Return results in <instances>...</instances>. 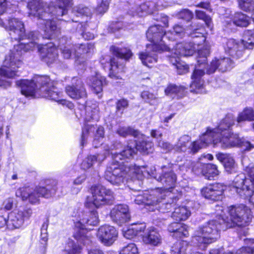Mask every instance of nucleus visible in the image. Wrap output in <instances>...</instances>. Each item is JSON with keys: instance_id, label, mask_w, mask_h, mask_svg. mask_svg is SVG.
<instances>
[{"instance_id": "dca6fc26", "label": "nucleus", "mask_w": 254, "mask_h": 254, "mask_svg": "<svg viewBox=\"0 0 254 254\" xmlns=\"http://www.w3.org/2000/svg\"><path fill=\"white\" fill-rule=\"evenodd\" d=\"M93 135V145L97 148L102 145L105 137L104 128L102 126L86 124L82 128L80 146L83 147L88 142L89 136Z\"/></svg>"}, {"instance_id": "de8ad7c7", "label": "nucleus", "mask_w": 254, "mask_h": 254, "mask_svg": "<svg viewBox=\"0 0 254 254\" xmlns=\"http://www.w3.org/2000/svg\"><path fill=\"white\" fill-rule=\"evenodd\" d=\"M111 0H102L101 3L97 7L96 11L99 14H104L108 10Z\"/></svg>"}, {"instance_id": "f3484780", "label": "nucleus", "mask_w": 254, "mask_h": 254, "mask_svg": "<svg viewBox=\"0 0 254 254\" xmlns=\"http://www.w3.org/2000/svg\"><path fill=\"white\" fill-rule=\"evenodd\" d=\"M97 237L99 241L105 246H111L117 240L118 230L113 226L103 225L98 230Z\"/></svg>"}, {"instance_id": "412c9836", "label": "nucleus", "mask_w": 254, "mask_h": 254, "mask_svg": "<svg viewBox=\"0 0 254 254\" xmlns=\"http://www.w3.org/2000/svg\"><path fill=\"white\" fill-rule=\"evenodd\" d=\"M226 189V187L222 184H212L203 187L201 190V193L206 199L218 201L223 198Z\"/></svg>"}, {"instance_id": "5701e85b", "label": "nucleus", "mask_w": 254, "mask_h": 254, "mask_svg": "<svg viewBox=\"0 0 254 254\" xmlns=\"http://www.w3.org/2000/svg\"><path fill=\"white\" fill-rule=\"evenodd\" d=\"M234 66L233 61L229 58L216 57L212 60L209 65H206V73L211 74L217 69L221 72L230 70Z\"/></svg>"}, {"instance_id": "09e8293b", "label": "nucleus", "mask_w": 254, "mask_h": 254, "mask_svg": "<svg viewBox=\"0 0 254 254\" xmlns=\"http://www.w3.org/2000/svg\"><path fill=\"white\" fill-rule=\"evenodd\" d=\"M128 101L125 99L119 100L116 103L117 111L120 112L121 114L123 113L124 110L128 107Z\"/></svg>"}, {"instance_id": "bb28decb", "label": "nucleus", "mask_w": 254, "mask_h": 254, "mask_svg": "<svg viewBox=\"0 0 254 254\" xmlns=\"http://www.w3.org/2000/svg\"><path fill=\"white\" fill-rule=\"evenodd\" d=\"M82 247L71 239H68L65 244L64 251L66 254H81ZM87 254H104L103 252L97 249H90Z\"/></svg>"}, {"instance_id": "393cba45", "label": "nucleus", "mask_w": 254, "mask_h": 254, "mask_svg": "<svg viewBox=\"0 0 254 254\" xmlns=\"http://www.w3.org/2000/svg\"><path fill=\"white\" fill-rule=\"evenodd\" d=\"M104 148H105V151L103 153H99L95 155H89L83 160L81 164V169L86 170L91 168L95 163L101 164L105 159L110 151H111V153L113 152L114 149H112L113 148L112 145L111 147L107 146L106 147H104Z\"/></svg>"}, {"instance_id": "b1692460", "label": "nucleus", "mask_w": 254, "mask_h": 254, "mask_svg": "<svg viewBox=\"0 0 254 254\" xmlns=\"http://www.w3.org/2000/svg\"><path fill=\"white\" fill-rule=\"evenodd\" d=\"M191 170L196 174H201L208 180H213L218 175V170L215 165L212 164H201L197 163Z\"/></svg>"}, {"instance_id": "9d476101", "label": "nucleus", "mask_w": 254, "mask_h": 254, "mask_svg": "<svg viewBox=\"0 0 254 254\" xmlns=\"http://www.w3.org/2000/svg\"><path fill=\"white\" fill-rule=\"evenodd\" d=\"M193 43H179L176 44L175 48L172 50L173 53L169 56V60L177 69L179 74H185L188 72L189 66L184 63L180 62V57H187L193 55L195 51V44Z\"/></svg>"}, {"instance_id": "2f4dec72", "label": "nucleus", "mask_w": 254, "mask_h": 254, "mask_svg": "<svg viewBox=\"0 0 254 254\" xmlns=\"http://www.w3.org/2000/svg\"><path fill=\"white\" fill-rule=\"evenodd\" d=\"M86 113L85 120L89 122L90 120L97 121L99 119V109L96 104L90 106V103L85 102L82 105Z\"/></svg>"}, {"instance_id": "c9c22d12", "label": "nucleus", "mask_w": 254, "mask_h": 254, "mask_svg": "<svg viewBox=\"0 0 254 254\" xmlns=\"http://www.w3.org/2000/svg\"><path fill=\"white\" fill-rule=\"evenodd\" d=\"M225 17V21L228 26L234 25L239 27H246L250 23V17H234L232 20L230 17Z\"/></svg>"}, {"instance_id": "4468645a", "label": "nucleus", "mask_w": 254, "mask_h": 254, "mask_svg": "<svg viewBox=\"0 0 254 254\" xmlns=\"http://www.w3.org/2000/svg\"><path fill=\"white\" fill-rule=\"evenodd\" d=\"M94 45L92 43L80 45H67L63 48H60L62 54L64 59L73 58L77 64H83L86 58V54L92 52Z\"/></svg>"}, {"instance_id": "a211bd4d", "label": "nucleus", "mask_w": 254, "mask_h": 254, "mask_svg": "<svg viewBox=\"0 0 254 254\" xmlns=\"http://www.w3.org/2000/svg\"><path fill=\"white\" fill-rule=\"evenodd\" d=\"M32 213L31 209L14 210L7 215V228L10 230L19 228L24 221L30 218Z\"/></svg>"}, {"instance_id": "49530a36", "label": "nucleus", "mask_w": 254, "mask_h": 254, "mask_svg": "<svg viewBox=\"0 0 254 254\" xmlns=\"http://www.w3.org/2000/svg\"><path fill=\"white\" fill-rule=\"evenodd\" d=\"M40 5L41 2L38 0H31L28 1L27 8L29 10V16H35V12L38 10Z\"/></svg>"}, {"instance_id": "a18cd8bd", "label": "nucleus", "mask_w": 254, "mask_h": 254, "mask_svg": "<svg viewBox=\"0 0 254 254\" xmlns=\"http://www.w3.org/2000/svg\"><path fill=\"white\" fill-rule=\"evenodd\" d=\"M120 254H138V249L135 244L130 243L122 248Z\"/></svg>"}, {"instance_id": "9b49d317", "label": "nucleus", "mask_w": 254, "mask_h": 254, "mask_svg": "<svg viewBox=\"0 0 254 254\" xmlns=\"http://www.w3.org/2000/svg\"><path fill=\"white\" fill-rule=\"evenodd\" d=\"M90 192L91 194L87 197L85 202L87 207L99 208L110 204L113 201V191L101 185L92 186Z\"/></svg>"}, {"instance_id": "774afa93", "label": "nucleus", "mask_w": 254, "mask_h": 254, "mask_svg": "<svg viewBox=\"0 0 254 254\" xmlns=\"http://www.w3.org/2000/svg\"><path fill=\"white\" fill-rule=\"evenodd\" d=\"M204 158L209 160H212L213 158V157L211 154H207L206 155H204Z\"/></svg>"}, {"instance_id": "c85d7f7f", "label": "nucleus", "mask_w": 254, "mask_h": 254, "mask_svg": "<svg viewBox=\"0 0 254 254\" xmlns=\"http://www.w3.org/2000/svg\"><path fill=\"white\" fill-rule=\"evenodd\" d=\"M145 228V224H133L128 228H124L123 234L126 239H131L135 237H141Z\"/></svg>"}, {"instance_id": "603ef678", "label": "nucleus", "mask_w": 254, "mask_h": 254, "mask_svg": "<svg viewBox=\"0 0 254 254\" xmlns=\"http://www.w3.org/2000/svg\"><path fill=\"white\" fill-rule=\"evenodd\" d=\"M77 11L82 16H89L91 14L90 9L88 7L83 5L79 6L77 9Z\"/></svg>"}, {"instance_id": "4c0bfd02", "label": "nucleus", "mask_w": 254, "mask_h": 254, "mask_svg": "<svg viewBox=\"0 0 254 254\" xmlns=\"http://www.w3.org/2000/svg\"><path fill=\"white\" fill-rule=\"evenodd\" d=\"M158 4L157 6L153 1H147L141 4L136 9V13L140 12L145 13L146 14H152L153 11L156 9H159Z\"/></svg>"}, {"instance_id": "c756f323", "label": "nucleus", "mask_w": 254, "mask_h": 254, "mask_svg": "<svg viewBox=\"0 0 254 254\" xmlns=\"http://www.w3.org/2000/svg\"><path fill=\"white\" fill-rule=\"evenodd\" d=\"M87 83L91 86L96 94H98L102 92L103 86L106 83V80L100 73L96 72L94 76L87 79Z\"/></svg>"}, {"instance_id": "6e6552de", "label": "nucleus", "mask_w": 254, "mask_h": 254, "mask_svg": "<svg viewBox=\"0 0 254 254\" xmlns=\"http://www.w3.org/2000/svg\"><path fill=\"white\" fill-rule=\"evenodd\" d=\"M56 183L52 181L51 185L47 184L46 187L38 186L34 189L29 187H23L17 189L15 192L17 197L23 200H28L32 204H36L39 201L41 197L48 198L54 194L56 192Z\"/></svg>"}, {"instance_id": "aec40b11", "label": "nucleus", "mask_w": 254, "mask_h": 254, "mask_svg": "<svg viewBox=\"0 0 254 254\" xmlns=\"http://www.w3.org/2000/svg\"><path fill=\"white\" fill-rule=\"evenodd\" d=\"M203 31L202 29L195 28L191 32H189L188 29L185 32L181 26L177 25L174 27L173 31L167 32L165 36L167 37V39L169 40H175L179 38L183 37L187 34L192 38H201V41L204 42L205 38L203 36Z\"/></svg>"}, {"instance_id": "f257e3e1", "label": "nucleus", "mask_w": 254, "mask_h": 254, "mask_svg": "<svg viewBox=\"0 0 254 254\" xmlns=\"http://www.w3.org/2000/svg\"><path fill=\"white\" fill-rule=\"evenodd\" d=\"M138 140L128 143L123 146L120 142L112 145L116 151L111 152L112 160L107 166L104 178L113 185H120L128 180H142L144 177L149 176L154 178L160 182L164 188L133 191L132 197L134 202L138 205L144 204L145 208L149 211L158 210L162 213L169 212L182 196V192L174 188L177 177L170 167L163 166L160 175L156 174L155 167L149 170L145 167L128 165L129 159L138 150L147 154L152 152L153 143L148 140L140 133L137 137Z\"/></svg>"}, {"instance_id": "e2e57ef3", "label": "nucleus", "mask_w": 254, "mask_h": 254, "mask_svg": "<svg viewBox=\"0 0 254 254\" xmlns=\"http://www.w3.org/2000/svg\"><path fill=\"white\" fill-rule=\"evenodd\" d=\"M151 135L154 138H158L161 137L162 133L156 130H152L151 132Z\"/></svg>"}, {"instance_id": "052dcab7", "label": "nucleus", "mask_w": 254, "mask_h": 254, "mask_svg": "<svg viewBox=\"0 0 254 254\" xmlns=\"http://www.w3.org/2000/svg\"><path fill=\"white\" fill-rule=\"evenodd\" d=\"M4 208L6 210H10L13 206V201L12 199L9 198L4 202Z\"/></svg>"}, {"instance_id": "f704fd0d", "label": "nucleus", "mask_w": 254, "mask_h": 254, "mask_svg": "<svg viewBox=\"0 0 254 254\" xmlns=\"http://www.w3.org/2000/svg\"><path fill=\"white\" fill-rule=\"evenodd\" d=\"M186 88L184 86H177L174 84H170L165 90L166 95L172 97L173 98H182L186 93Z\"/></svg>"}, {"instance_id": "3c124183", "label": "nucleus", "mask_w": 254, "mask_h": 254, "mask_svg": "<svg viewBox=\"0 0 254 254\" xmlns=\"http://www.w3.org/2000/svg\"><path fill=\"white\" fill-rule=\"evenodd\" d=\"M191 165L192 163L190 160H187L183 165H179L180 171L183 174H184L185 172H187L191 168Z\"/></svg>"}, {"instance_id": "5fc2aeb1", "label": "nucleus", "mask_w": 254, "mask_h": 254, "mask_svg": "<svg viewBox=\"0 0 254 254\" xmlns=\"http://www.w3.org/2000/svg\"><path fill=\"white\" fill-rule=\"evenodd\" d=\"M86 178V174L85 173L81 174L74 180L73 183L75 185H80L85 181Z\"/></svg>"}, {"instance_id": "cd10ccee", "label": "nucleus", "mask_w": 254, "mask_h": 254, "mask_svg": "<svg viewBox=\"0 0 254 254\" xmlns=\"http://www.w3.org/2000/svg\"><path fill=\"white\" fill-rule=\"evenodd\" d=\"M216 157L223 164L227 173L231 174L236 171L237 165L231 155L220 153L216 155Z\"/></svg>"}, {"instance_id": "c03bdc74", "label": "nucleus", "mask_w": 254, "mask_h": 254, "mask_svg": "<svg viewBox=\"0 0 254 254\" xmlns=\"http://www.w3.org/2000/svg\"><path fill=\"white\" fill-rule=\"evenodd\" d=\"M201 10H195L196 16H208L209 14L206 12L211 10L209 2H202L199 4Z\"/></svg>"}, {"instance_id": "4d7b16f0", "label": "nucleus", "mask_w": 254, "mask_h": 254, "mask_svg": "<svg viewBox=\"0 0 254 254\" xmlns=\"http://www.w3.org/2000/svg\"><path fill=\"white\" fill-rule=\"evenodd\" d=\"M254 253L252 250L247 247H242L237 251L236 254H254Z\"/></svg>"}, {"instance_id": "39448f33", "label": "nucleus", "mask_w": 254, "mask_h": 254, "mask_svg": "<svg viewBox=\"0 0 254 254\" xmlns=\"http://www.w3.org/2000/svg\"><path fill=\"white\" fill-rule=\"evenodd\" d=\"M217 220L213 219L210 221H213L215 223L218 228L219 234L221 230L225 231L235 226L246 227L249 225L252 221L253 215L251 210L245 205H232L228 207L227 211L229 212L230 218H224L222 207L217 206Z\"/></svg>"}, {"instance_id": "f03ea898", "label": "nucleus", "mask_w": 254, "mask_h": 254, "mask_svg": "<svg viewBox=\"0 0 254 254\" xmlns=\"http://www.w3.org/2000/svg\"><path fill=\"white\" fill-rule=\"evenodd\" d=\"M235 121V118L232 114L227 115L217 127H208L199 139L193 142H190V136L183 135L179 138L174 150L177 152L195 153L209 144L222 149L241 146L247 151L252 150L254 148V144L241 138L238 134L232 132L231 127L234 125Z\"/></svg>"}, {"instance_id": "a878e982", "label": "nucleus", "mask_w": 254, "mask_h": 254, "mask_svg": "<svg viewBox=\"0 0 254 254\" xmlns=\"http://www.w3.org/2000/svg\"><path fill=\"white\" fill-rule=\"evenodd\" d=\"M142 241L146 244L157 246L161 244V237L157 229L150 227L143 231L141 236Z\"/></svg>"}, {"instance_id": "37998d69", "label": "nucleus", "mask_w": 254, "mask_h": 254, "mask_svg": "<svg viewBox=\"0 0 254 254\" xmlns=\"http://www.w3.org/2000/svg\"><path fill=\"white\" fill-rule=\"evenodd\" d=\"M4 67V62L3 63V65L2 67L0 68V87H1L4 88H6L10 86L11 85V81L9 80H6L5 78H14L16 75H15L14 77H10L6 76V74L4 73L2 68Z\"/></svg>"}, {"instance_id": "79ce46f5", "label": "nucleus", "mask_w": 254, "mask_h": 254, "mask_svg": "<svg viewBox=\"0 0 254 254\" xmlns=\"http://www.w3.org/2000/svg\"><path fill=\"white\" fill-rule=\"evenodd\" d=\"M239 7L246 12H254V0H237Z\"/></svg>"}, {"instance_id": "13d9d810", "label": "nucleus", "mask_w": 254, "mask_h": 254, "mask_svg": "<svg viewBox=\"0 0 254 254\" xmlns=\"http://www.w3.org/2000/svg\"><path fill=\"white\" fill-rule=\"evenodd\" d=\"M7 9L6 0H0V15L5 13Z\"/></svg>"}, {"instance_id": "338daca9", "label": "nucleus", "mask_w": 254, "mask_h": 254, "mask_svg": "<svg viewBox=\"0 0 254 254\" xmlns=\"http://www.w3.org/2000/svg\"><path fill=\"white\" fill-rule=\"evenodd\" d=\"M80 190V188H73L71 189L72 193L73 194H77L78 193Z\"/></svg>"}, {"instance_id": "0eeeda50", "label": "nucleus", "mask_w": 254, "mask_h": 254, "mask_svg": "<svg viewBox=\"0 0 254 254\" xmlns=\"http://www.w3.org/2000/svg\"><path fill=\"white\" fill-rule=\"evenodd\" d=\"M99 222L98 215L96 211L93 210L88 212H81L74 222V238L84 245L89 244L91 241L89 236L87 235L86 226H96Z\"/></svg>"}, {"instance_id": "864d4df0", "label": "nucleus", "mask_w": 254, "mask_h": 254, "mask_svg": "<svg viewBox=\"0 0 254 254\" xmlns=\"http://www.w3.org/2000/svg\"><path fill=\"white\" fill-rule=\"evenodd\" d=\"M197 19L200 20L203 22L202 24H205L208 28L211 30L212 28V20L210 17H196Z\"/></svg>"}, {"instance_id": "58836bf2", "label": "nucleus", "mask_w": 254, "mask_h": 254, "mask_svg": "<svg viewBox=\"0 0 254 254\" xmlns=\"http://www.w3.org/2000/svg\"><path fill=\"white\" fill-rule=\"evenodd\" d=\"M91 23H84L83 24L82 23H78L77 25V29H80L82 32L81 35L83 38L86 40H89L93 39L94 38V35L93 33L87 31V29L86 26H87L89 28H91V29H93L96 28V25H95L93 26L90 25Z\"/></svg>"}, {"instance_id": "e433bc0d", "label": "nucleus", "mask_w": 254, "mask_h": 254, "mask_svg": "<svg viewBox=\"0 0 254 254\" xmlns=\"http://www.w3.org/2000/svg\"><path fill=\"white\" fill-rule=\"evenodd\" d=\"M141 97L145 103L151 106H156L160 103V100L157 95L148 90L142 92Z\"/></svg>"}, {"instance_id": "72a5a7b5", "label": "nucleus", "mask_w": 254, "mask_h": 254, "mask_svg": "<svg viewBox=\"0 0 254 254\" xmlns=\"http://www.w3.org/2000/svg\"><path fill=\"white\" fill-rule=\"evenodd\" d=\"M190 215V211L186 206H179L174 208L171 217L176 221H181L186 220Z\"/></svg>"}, {"instance_id": "6e6d98bb", "label": "nucleus", "mask_w": 254, "mask_h": 254, "mask_svg": "<svg viewBox=\"0 0 254 254\" xmlns=\"http://www.w3.org/2000/svg\"><path fill=\"white\" fill-rule=\"evenodd\" d=\"M245 246L243 247H247L249 249H251L253 250V252H254V239H246L244 240Z\"/></svg>"}, {"instance_id": "7c9ffc66", "label": "nucleus", "mask_w": 254, "mask_h": 254, "mask_svg": "<svg viewBox=\"0 0 254 254\" xmlns=\"http://www.w3.org/2000/svg\"><path fill=\"white\" fill-rule=\"evenodd\" d=\"M168 231L177 237H187L189 235V227L185 224L174 222L168 226Z\"/></svg>"}, {"instance_id": "423d86ee", "label": "nucleus", "mask_w": 254, "mask_h": 254, "mask_svg": "<svg viewBox=\"0 0 254 254\" xmlns=\"http://www.w3.org/2000/svg\"><path fill=\"white\" fill-rule=\"evenodd\" d=\"M110 50L116 58H111L109 56H103L100 60V63L105 69L106 68L109 69L110 77L119 79L120 81L119 82L122 83L123 79L118 74L124 72V66L122 64H118V60L120 58L127 60L132 56V53L129 49H120L114 46L110 48Z\"/></svg>"}, {"instance_id": "8fccbe9b", "label": "nucleus", "mask_w": 254, "mask_h": 254, "mask_svg": "<svg viewBox=\"0 0 254 254\" xmlns=\"http://www.w3.org/2000/svg\"><path fill=\"white\" fill-rule=\"evenodd\" d=\"M158 145L160 148L163 149L165 152H169L172 149H174V147L173 145L168 142H164L161 140L158 141Z\"/></svg>"}, {"instance_id": "4be33fe9", "label": "nucleus", "mask_w": 254, "mask_h": 254, "mask_svg": "<svg viewBox=\"0 0 254 254\" xmlns=\"http://www.w3.org/2000/svg\"><path fill=\"white\" fill-rule=\"evenodd\" d=\"M110 217L113 221L119 225L128 222L130 219L128 206L124 204L114 206L111 210Z\"/></svg>"}, {"instance_id": "20e7f679", "label": "nucleus", "mask_w": 254, "mask_h": 254, "mask_svg": "<svg viewBox=\"0 0 254 254\" xmlns=\"http://www.w3.org/2000/svg\"><path fill=\"white\" fill-rule=\"evenodd\" d=\"M218 230V228L213 221L200 225L192 234L190 244L185 241H177L172 247V254H190L192 247L205 250L208 245L220 238Z\"/></svg>"}, {"instance_id": "7ed1b4c3", "label": "nucleus", "mask_w": 254, "mask_h": 254, "mask_svg": "<svg viewBox=\"0 0 254 254\" xmlns=\"http://www.w3.org/2000/svg\"><path fill=\"white\" fill-rule=\"evenodd\" d=\"M16 85L20 87L22 94L26 97H34L35 92L39 90L44 98L56 101L69 109L73 108L71 102L62 99V93L47 76L36 75L30 81L26 79L17 81Z\"/></svg>"}, {"instance_id": "2eb2a0df", "label": "nucleus", "mask_w": 254, "mask_h": 254, "mask_svg": "<svg viewBox=\"0 0 254 254\" xmlns=\"http://www.w3.org/2000/svg\"><path fill=\"white\" fill-rule=\"evenodd\" d=\"M166 33L163 27L159 25L151 26L149 28L146 32V37L152 43L150 45L153 52H161L170 50L164 40L167 39V37L165 36Z\"/></svg>"}, {"instance_id": "69168bd1", "label": "nucleus", "mask_w": 254, "mask_h": 254, "mask_svg": "<svg viewBox=\"0 0 254 254\" xmlns=\"http://www.w3.org/2000/svg\"><path fill=\"white\" fill-rule=\"evenodd\" d=\"M175 114H172L164 118V122L165 123H168L174 116Z\"/></svg>"}, {"instance_id": "1a4fd4ad", "label": "nucleus", "mask_w": 254, "mask_h": 254, "mask_svg": "<svg viewBox=\"0 0 254 254\" xmlns=\"http://www.w3.org/2000/svg\"><path fill=\"white\" fill-rule=\"evenodd\" d=\"M197 62L198 66L194 69L191 76L192 82L190 84V91L196 93L205 92L204 81L202 77L204 75V71L201 68L205 67L207 57L210 53L209 46H205L197 50Z\"/></svg>"}, {"instance_id": "f8f14e48", "label": "nucleus", "mask_w": 254, "mask_h": 254, "mask_svg": "<svg viewBox=\"0 0 254 254\" xmlns=\"http://www.w3.org/2000/svg\"><path fill=\"white\" fill-rule=\"evenodd\" d=\"M245 171L247 177L244 174H240L234 180L233 185L241 196L250 197L254 192V166L246 167Z\"/></svg>"}, {"instance_id": "6ab92c4d", "label": "nucleus", "mask_w": 254, "mask_h": 254, "mask_svg": "<svg viewBox=\"0 0 254 254\" xmlns=\"http://www.w3.org/2000/svg\"><path fill=\"white\" fill-rule=\"evenodd\" d=\"M67 95L74 100L84 99L87 97L86 89L80 78L77 77L72 78L71 84L66 86Z\"/></svg>"}, {"instance_id": "a19ab883", "label": "nucleus", "mask_w": 254, "mask_h": 254, "mask_svg": "<svg viewBox=\"0 0 254 254\" xmlns=\"http://www.w3.org/2000/svg\"><path fill=\"white\" fill-rule=\"evenodd\" d=\"M117 133L121 136L126 137L127 135H132L134 137H137L140 135V132L138 130H135L130 127H121L117 131Z\"/></svg>"}, {"instance_id": "473e14b6", "label": "nucleus", "mask_w": 254, "mask_h": 254, "mask_svg": "<svg viewBox=\"0 0 254 254\" xmlns=\"http://www.w3.org/2000/svg\"><path fill=\"white\" fill-rule=\"evenodd\" d=\"M150 47V45H147V50H149ZM139 58L142 63L149 67H152L157 61V55L155 53H150L148 51L140 53Z\"/></svg>"}, {"instance_id": "ddd939ff", "label": "nucleus", "mask_w": 254, "mask_h": 254, "mask_svg": "<svg viewBox=\"0 0 254 254\" xmlns=\"http://www.w3.org/2000/svg\"><path fill=\"white\" fill-rule=\"evenodd\" d=\"M254 46V31L248 30L244 32L241 42L234 39H228L224 47L226 53L234 58H239L242 56L244 47L251 49Z\"/></svg>"}, {"instance_id": "680f3d73", "label": "nucleus", "mask_w": 254, "mask_h": 254, "mask_svg": "<svg viewBox=\"0 0 254 254\" xmlns=\"http://www.w3.org/2000/svg\"><path fill=\"white\" fill-rule=\"evenodd\" d=\"M7 216L4 217L3 215H0V227H3L5 225L7 226Z\"/></svg>"}, {"instance_id": "0e129e2a", "label": "nucleus", "mask_w": 254, "mask_h": 254, "mask_svg": "<svg viewBox=\"0 0 254 254\" xmlns=\"http://www.w3.org/2000/svg\"><path fill=\"white\" fill-rule=\"evenodd\" d=\"M222 250L219 249H212L209 252V254H220Z\"/></svg>"}, {"instance_id": "ea45409f", "label": "nucleus", "mask_w": 254, "mask_h": 254, "mask_svg": "<svg viewBox=\"0 0 254 254\" xmlns=\"http://www.w3.org/2000/svg\"><path fill=\"white\" fill-rule=\"evenodd\" d=\"M48 228V223L47 221L44 222L42 226L41 229V236H40V242L41 244L43 245V249L44 251V253H45L47 246V242L48 240V234L47 232V229Z\"/></svg>"}, {"instance_id": "bf43d9fd", "label": "nucleus", "mask_w": 254, "mask_h": 254, "mask_svg": "<svg viewBox=\"0 0 254 254\" xmlns=\"http://www.w3.org/2000/svg\"><path fill=\"white\" fill-rule=\"evenodd\" d=\"M180 16H193V14L191 11L188 9H183L179 13Z\"/></svg>"}]
</instances>
